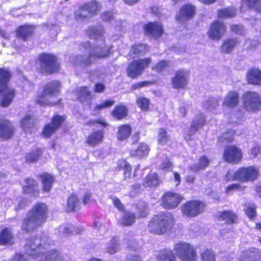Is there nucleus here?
<instances>
[{
    "label": "nucleus",
    "mask_w": 261,
    "mask_h": 261,
    "mask_svg": "<svg viewBox=\"0 0 261 261\" xmlns=\"http://www.w3.org/2000/svg\"><path fill=\"white\" fill-rule=\"evenodd\" d=\"M196 12V7L193 5L186 3L180 7L175 16V19L179 22L189 20L193 18Z\"/></svg>",
    "instance_id": "obj_20"
},
{
    "label": "nucleus",
    "mask_w": 261,
    "mask_h": 261,
    "mask_svg": "<svg viewBox=\"0 0 261 261\" xmlns=\"http://www.w3.org/2000/svg\"><path fill=\"white\" fill-rule=\"evenodd\" d=\"M169 66V62L166 60H160L151 67V69L157 73H162Z\"/></svg>",
    "instance_id": "obj_47"
},
{
    "label": "nucleus",
    "mask_w": 261,
    "mask_h": 261,
    "mask_svg": "<svg viewBox=\"0 0 261 261\" xmlns=\"http://www.w3.org/2000/svg\"><path fill=\"white\" fill-rule=\"evenodd\" d=\"M246 80L249 84L261 86V70L258 68H250L246 74Z\"/></svg>",
    "instance_id": "obj_27"
},
{
    "label": "nucleus",
    "mask_w": 261,
    "mask_h": 261,
    "mask_svg": "<svg viewBox=\"0 0 261 261\" xmlns=\"http://www.w3.org/2000/svg\"><path fill=\"white\" fill-rule=\"evenodd\" d=\"M117 168L119 170H123V174L125 177H130L132 167L125 160H119L117 161Z\"/></svg>",
    "instance_id": "obj_44"
},
{
    "label": "nucleus",
    "mask_w": 261,
    "mask_h": 261,
    "mask_svg": "<svg viewBox=\"0 0 261 261\" xmlns=\"http://www.w3.org/2000/svg\"><path fill=\"white\" fill-rule=\"evenodd\" d=\"M150 58L139 59L132 61L126 68V71L128 77L132 79H136L141 76L151 63Z\"/></svg>",
    "instance_id": "obj_9"
},
{
    "label": "nucleus",
    "mask_w": 261,
    "mask_h": 261,
    "mask_svg": "<svg viewBox=\"0 0 261 261\" xmlns=\"http://www.w3.org/2000/svg\"><path fill=\"white\" fill-rule=\"evenodd\" d=\"M243 158L242 149L236 145H228L224 149L223 159L227 163L239 164L242 162Z\"/></svg>",
    "instance_id": "obj_13"
},
{
    "label": "nucleus",
    "mask_w": 261,
    "mask_h": 261,
    "mask_svg": "<svg viewBox=\"0 0 261 261\" xmlns=\"http://www.w3.org/2000/svg\"><path fill=\"white\" fill-rule=\"evenodd\" d=\"M85 32L90 39L104 40V28L101 25L90 26L85 30Z\"/></svg>",
    "instance_id": "obj_31"
},
{
    "label": "nucleus",
    "mask_w": 261,
    "mask_h": 261,
    "mask_svg": "<svg viewBox=\"0 0 261 261\" xmlns=\"http://www.w3.org/2000/svg\"><path fill=\"white\" fill-rule=\"evenodd\" d=\"M189 72L184 69L177 70L171 79L172 87L176 89L185 88L189 82Z\"/></svg>",
    "instance_id": "obj_19"
},
{
    "label": "nucleus",
    "mask_w": 261,
    "mask_h": 261,
    "mask_svg": "<svg viewBox=\"0 0 261 261\" xmlns=\"http://www.w3.org/2000/svg\"><path fill=\"white\" fill-rule=\"evenodd\" d=\"M205 202L193 199L186 201L181 206V211L183 215L188 218H194L202 214L206 208Z\"/></svg>",
    "instance_id": "obj_8"
},
{
    "label": "nucleus",
    "mask_w": 261,
    "mask_h": 261,
    "mask_svg": "<svg viewBox=\"0 0 261 261\" xmlns=\"http://www.w3.org/2000/svg\"><path fill=\"white\" fill-rule=\"evenodd\" d=\"M111 50L112 47L96 46L93 47V51L91 52L87 58L82 60V63L85 66L90 65L99 59L108 57Z\"/></svg>",
    "instance_id": "obj_16"
},
{
    "label": "nucleus",
    "mask_w": 261,
    "mask_h": 261,
    "mask_svg": "<svg viewBox=\"0 0 261 261\" xmlns=\"http://www.w3.org/2000/svg\"><path fill=\"white\" fill-rule=\"evenodd\" d=\"M114 101L113 100H107L102 102L96 105L94 108V111L96 112H99L102 110L110 108L114 104Z\"/></svg>",
    "instance_id": "obj_55"
},
{
    "label": "nucleus",
    "mask_w": 261,
    "mask_h": 261,
    "mask_svg": "<svg viewBox=\"0 0 261 261\" xmlns=\"http://www.w3.org/2000/svg\"><path fill=\"white\" fill-rule=\"evenodd\" d=\"M243 100L246 110L256 111L261 109V97L256 92L246 91L243 95Z\"/></svg>",
    "instance_id": "obj_15"
},
{
    "label": "nucleus",
    "mask_w": 261,
    "mask_h": 261,
    "mask_svg": "<svg viewBox=\"0 0 261 261\" xmlns=\"http://www.w3.org/2000/svg\"><path fill=\"white\" fill-rule=\"evenodd\" d=\"M12 76V73L9 68H0V95L2 96L0 106L1 107H8L15 97L16 93L15 89L10 88L8 85Z\"/></svg>",
    "instance_id": "obj_4"
},
{
    "label": "nucleus",
    "mask_w": 261,
    "mask_h": 261,
    "mask_svg": "<svg viewBox=\"0 0 261 261\" xmlns=\"http://www.w3.org/2000/svg\"><path fill=\"white\" fill-rule=\"evenodd\" d=\"M239 102V94L235 91H230L226 95L223 106L227 108H234L237 107Z\"/></svg>",
    "instance_id": "obj_33"
},
{
    "label": "nucleus",
    "mask_w": 261,
    "mask_h": 261,
    "mask_svg": "<svg viewBox=\"0 0 261 261\" xmlns=\"http://www.w3.org/2000/svg\"><path fill=\"white\" fill-rule=\"evenodd\" d=\"M82 201L84 205L92 203L94 201L92 193L88 192H86L82 197Z\"/></svg>",
    "instance_id": "obj_59"
},
{
    "label": "nucleus",
    "mask_w": 261,
    "mask_h": 261,
    "mask_svg": "<svg viewBox=\"0 0 261 261\" xmlns=\"http://www.w3.org/2000/svg\"><path fill=\"white\" fill-rule=\"evenodd\" d=\"M136 103L141 110L144 111L149 110L150 105L149 99L145 97L141 96L137 99Z\"/></svg>",
    "instance_id": "obj_50"
},
{
    "label": "nucleus",
    "mask_w": 261,
    "mask_h": 261,
    "mask_svg": "<svg viewBox=\"0 0 261 261\" xmlns=\"http://www.w3.org/2000/svg\"><path fill=\"white\" fill-rule=\"evenodd\" d=\"M13 236L10 230L5 227L0 231V245H11Z\"/></svg>",
    "instance_id": "obj_41"
},
{
    "label": "nucleus",
    "mask_w": 261,
    "mask_h": 261,
    "mask_svg": "<svg viewBox=\"0 0 261 261\" xmlns=\"http://www.w3.org/2000/svg\"><path fill=\"white\" fill-rule=\"evenodd\" d=\"M175 225V218L170 212H161L152 216L147 224L148 231L162 235L171 230Z\"/></svg>",
    "instance_id": "obj_2"
},
{
    "label": "nucleus",
    "mask_w": 261,
    "mask_h": 261,
    "mask_svg": "<svg viewBox=\"0 0 261 261\" xmlns=\"http://www.w3.org/2000/svg\"><path fill=\"white\" fill-rule=\"evenodd\" d=\"M128 115V109L126 106L119 104L115 106V119L121 120L125 118Z\"/></svg>",
    "instance_id": "obj_46"
},
{
    "label": "nucleus",
    "mask_w": 261,
    "mask_h": 261,
    "mask_svg": "<svg viewBox=\"0 0 261 261\" xmlns=\"http://www.w3.org/2000/svg\"><path fill=\"white\" fill-rule=\"evenodd\" d=\"M25 185L22 187L23 195H28L31 197L37 198L40 194V189L38 182L33 178L27 177L24 179Z\"/></svg>",
    "instance_id": "obj_21"
},
{
    "label": "nucleus",
    "mask_w": 261,
    "mask_h": 261,
    "mask_svg": "<svg viewBox=\"0 0 261 261\" xmlns=\"http://www.w3.org/2000/svg\"><path fill=\"white\" fill-rule=\"evenodd\" d=\"M37 60L39 65L37 70L39 73L49 75L58 73L60 70L58 58L53 54L42 53L38 55Z\"/></svg>",
    "instance_id": "obj_5"
},
{
    "label": "nucleus",
    "mask_w": 261,
    "mask_h": 261,
    "mask_svg": "<svg viewBox=\"0 0 261 261\" xmlns=\"http://www.w3.org/2000/svg\"><path fill=\"white\" fill-rule=\"evenodd\" d=\"M115 207H116L120 212H123V213L126 212L124 205L116 198H115Z\"/></svg>",
    "instance_id": "obj_63"
},
{
    "label": "nucleus",
    "mask_w": 261,
    "mask_h": 261,
    "mask_svg": "<svg viewBox=\"0 0 261 261\" xmlns=\"http://www.w3.org/2000/svg\"><path fill=\"white\" fill-rule=\"evenodd\" d=\"M240 41L236 37H229L225 39L220 47V49L222 53H231L239 44Z\"/></svg>",
    "instance_id": "obj_32"
},
{
    "label": "nucleus",
    "mask_w": 261,
    "mask_h": 261,
    "mask_svg": "<svg viewBox=\"0 0 261 261\" xmlns=\"http://www.w3.org/2000/svg\"><path fill=\"white\" fill-rule=\"evenodd\" d=\"M157 261H176V256L172 250L168 249H161L156 255Z\"/></svg>",
    "instance_id": "obj_40"
},
{
    "label": "nucleus",
    "mask_w": 261,
    "mask_h": 261,
    "mask_svg": "<svg viewBox=\"0 0 261 261\" xmlns=\"http://www.w3.org/2000/svg\"><path fill=\"white\" fill-rule=\"evenodd\" d=\"M236 134V130L229 129L223 133L222 135V141H226L228 143L232 142L234 140V136Z\"/></svg>",
    "instance_id": "obj_53"
},
{
    "label": "nucleus",
    "mask_w": 261,
    "mask_h": 261,
    "mask_svg": "<svg viewBox=\"0 0 261 261\" xmlns=\"http://www.w3.org/2000/svg\"><path fill=\"white\" fill-rule=\"evenodd\" d=\"M35 27L33 25L24 24L18 26L16 30V36L23 41H27L34 34Z\"/></svg>",
    "instance_id": "obj_25"
},
{
    "label": "nucleus",
    "mask_w": 261,
    "mask_h": 261,
    "mask_svg": "<svg viewBox=\"0 0 261 261\" xmlns=\"http://www.w3.org/2000/svg\"><path fill=\"white\" fill-rule=\"evenodd\" d=\"M104 139V132L96 129L91 132L85 140L86 143L91 147H95L101 144Z\"/></svg>",
    "instance_id": "obj_28"
},
{
    "label": "nucleus",
    "mask_w": 261,
    "mask_h": 261,
    "mask_svg": "<svg viewBox=\"0 0 261 261\" xmlns=\"http://www.w3.org/2000/svg\"><path fill=\"white\" fill-rule=\"evenodd\" d=\"M149 148L148 145L144 143L139 144L138 147L129 152L130 156L134 158H141L148 154Z\"/></svg>",
    "instance_id": "obj_39"
},
{
    "label": "nucleus",
    "mask_w": 261,
    "mask_h": 261,
    "mask_svg": "<svg viewBox=\"0 0 261 261\" xmlns=\"http://www.w3.org/2000/svg\"><path fill=\"white\" fill-rule=\"evenodd\" d=\"M66 116L54 114L51 118L50 122L46 123L41 132V135L45 138H49L54 135L66 121Z\"/></svg>",
    "instance_id": "obj_12"
},
{
    "label": "nucleus",
    "mask_w": 261,
    "mask_h": 261,
    "mask_svg": "<svg viewBox=\"0 0 261 261\" xmlns=\"http://www.w3.org/2000/svg\"><path fill=\"white\" fill-rule=\"evenodd\" d=\"M61 84L59 81L53 80L45 84L41 93L38 94L36 98L35 102L41 106L55 107L62 104V99H58L55 101L49 100L48 97L58 95L60 92Z\"/></svg>",
    "instance_id": "obj_3"
},
{
    "label": "nucleus",
    "mask_w": 261,
    "mask_h": 261,
    "mask_svg": "<svg viewBox=\"0 0 261 261\" xmlns=\"http://www.w3.org/2000/svg\"><path fill=\"white\" fill-rule=\"evenodd\" d=\"M184 199L183 196L174 191L165 192L160 199V205L166 210L177 207Z\"/></svg>",
    "instance_id": "obj_11"
},
{
    "label": "nucleus",
    "mask_w": 261,
    "mask_h": 261,
    "mask_svg": "<svg viewBox=\"0 0 261 261\" xmlns=\"http://www.w3.org/2000/svg\"><path fill=\"white\" fill-rule=\"evenodd\" d=\"M226 31V27L225 23L218 20H215L210 25L207 35L212 40H219L225 34Z\"/></svg>",
    "instance_id": "obj_18"
},
{
    "label": "nucleus",
    "mask_w": 261,
    "mask_h": 261,
    "mask_svg": "<svg viewBox=\"0 0 261 261\" xmlns=\"http://www.w3.org/2000/svg\"><path fill=\"white\" fill-rule=\"evenodd\" d=\"M237 261H261V251L255 247H250L241 252Z\"/></svg>",
    "instance_id": "obj_23"
},
{
    "label": "nucleus",
    "mask_w": 261,
    "mask_h": 261,
    "mask_svg": "<svg viewBox=\"0 0 261 261\" xmlns=\"http://www.w3.org/2000/svg\"><path fill=\"white\" fill-rule=\"evenodd\" d=\"M215 217L218 221H224L226 225H233L239 223L238 214L230 210L219 212Z\"/></svg>",
    "instance_id": "obj_22"
},
{
    "label": "nucleus",
    "mask_w": 261,
    "mask_h": 261,
    "mask_svg": "<svg viewBox=\"0 0 261 261\" xmlns=\"http://www.w3.org/2000/svg\"><path fill=\"white\" fill-rule=\"evenodd\" d=\"M260 151V148L258 145L254 146L252 147L250 151V155L252 158H255L259 154Z\"/></svg>",
    "instance_id": "obj_62"
},
{
    "label": "nucleus",
    "mask_w": 261,
    "mask_h": 261,
    "mask_svg": "<svg viewBox=\"0 0 261 261\" xmlns=\"http://www.w3.org/2000/svg\"><path fill=\"white\" fill-rule=\"evenodd\" d=\"M249 8L261 13V0H244Z\"/></svg>",
    "instance_id": "obj_51"
},
{
    "label": "nucleus",
    "mask_w": 261,
    "mask_h": 261,
    "mask_svg": "<svg viewBox=\"0 0 261 261\" xmlns=\"http://www.w3.org/2000/svg\"><path fill=\"white\" fill-rule=\"evenodd\" d=\"M174 250L181 261H197L196 249L190 243L177 242L174 245Z\"/></svg>",
    "instance_id": "obj_7"
},
{
    "label": "nucleus",
    "mask_w": 261,
    "mask_h": 261,
    "mask_svg": "<svg viewBox=\"0 0 261 261\" xmlns=\"http://www.w3.org/2000/svg\"><path fill=\"white\" fill-rule=\"evenodd\" d=\"M126 261H142L141 256L139 255L131 254L126 258Z\"/></svg>",
    "instance_id": "obj_64"
},
{
    "label": "nucleus",
    "mask_w": 261,
    "mask_h": 261,
    "mask_svg": "<svg viewBox=\"0 0 261 261\" xmlns=\"http://www.w3.org/2000/svg\"><path fill=\"white\" fill-rule=\"evenodd\" d=\"M93 95L87 86H81L76 89V99L82 105L89 101V106L91 104V100Z\"/></svg>",
    "instance_id": "obj_30"
},
{
    "label": "nucleus",
    "mask_w": 261,
    "mask_h": 261,
    "mask_svg": "<svg viewBox=\"0 0 261 261\" xmlns=\"http://www.w3.org/2000/svg\"><path fill=\"white\" fill-rule=\"evenodd\" d=\"M258 167L255 166H242L236 170V177L241 182H253L260 176Z\"/></svg>",
    "instance_id": "obj_10"
},
{
    "label": "nucleus",
    "mask_w": 261,
    "mask_h": 261,
    "mask_svg": "<svg viewBox=\"0 0 261 261\" xmlns=\"http://www.w3.org/2000/svg\"><path fill=\"white\" fill-rule=\"evenodd\" d=\"M210 163V159L206 155L203 154L198 158L197 164L190 166L189 169L194 171L204 170L209 166Z\"/></svg>",
    "instance_id": "obj_34"
},
{
    "label": "nucleus",
    "mask_w": 261,
    "mask_h": 261,
    "mask_svg": "<svg viewBox=\"0 0 261 261\" xmlns=\"http://www.w3.org/2000/svg\"><path fill=\"white\" fill-rule=\"evenodd\" d=\"M36 238L29 239L25 245V249L28 254L34 258H39V261H57L59 256V252L57 249L42 252V246L35 245Z\"/></svg>",
    "instance_id": "obj_6"
},
{
    "label": "nucleus",
    "mask_w": 261,
    "mask_h": 261,
    "mask_svg": "<svg viewBox=\"0 0 261 261\" xmlns=\"http://www.w3.org/2000/svg\"><path fill=\"white\" fill-rule=\"evenodd\" d=\"M149 50L147 44L143 43H135L131 46L129 54L133 58L138 57L145 55Z\"/></svg>",
    "instance_id": "obj_35"
},
{
    "label": "nucleus",
    "mask_w": 261,
    "mask_h": 261,
    "mask_svg": "<svg viewBox=\"0 0 261 261\" xmlns=\"http://www.w3.org/2000/svg\"><path fill=\"white\" fill-rule=\"evenodd\" d=\"M236 170L234 172L232 175L230 171H228L225 174L224 179L226 182H229L232 181H239V178H237L236 175Z\"/></svg>",
    "instance_id": "obj_60"
},
{
    "label": "nucleus",
    "mask_w": 261,
    "mask_h": 261,
    "mask_svg": "<svg viewBox=\"0 0 261 261\" xmlns=\"http://www.w3.org/2000/svg\"><path fill=\"white\" fill-rule=\"evenodd\" d=\"M43 150L41 148H37L28 152L25 156V162L28 163L37 162L42 156Z\"/></svg>",
    "instance_id": "obj_42"
},
{
    "label": "nucleus",
    "mask_w": 261,
    "mask_h": 261,
    "mask_svg": "<svg viewBox=\"0 0 261 261\" xmlns=\"http://www.w3.org/2000/svg\"><path fill=\"white\" fill-rule=\"evenodd\" d=\"M15 131V127L10 121L0 119V137L5 140L10 139L14 136Z\"/></svg>",
    "instance_id": "obj_24"
},
{
    "label": "nucleus",
    "mask_w": 261,
    "mask_h": 261,
    "mask_svg": "<svg viewBox=\"0 0 261 261\" xmlns=\"http://www.w3.org/2000/svg\"><path fill=\"white\" fill-rule=\"evenodd\" d=\"M105 86L104 85L100 83H96L93 89V91L95 93H101L105 90Z\"/></svg>",
    "instance_id": "obj_61"
},
{
    "label": "nucleus",
    "mask_w": 261,
    "mask_h": 261,
    "mask_svg": "<svg viewBox=\"0 0 261 261\" xmlns=\"http://www.w3.org/2000/svg\"><path fill=\"white\" fill-rule=\"evenodd\" d=\"M160 179L156 172L149 173L145 177L143 185L145 187L156 188L160 185Z\"/></svg>",
    "instance_id": "obj_36"
},
{
    "label": "nucleus",
    "mask_w": 261,
    "mask_h": 261,
    "mask_svg": "<svg viewBox=\"0 0 261 261\" xmlns=\"http://www.w3.org/2000/svg\"><path fill=\"white\" fill-rule=\"evenodd\" d=\"M20 125L24 130L30 128L34 125L33 116L31 115H25L20 121Z\"/></svg>",
    "instance_id": "obj_48"
},
{
    "label": "nucleus",
    "mask_w": 261,
    "mask_h": 261,
    "mask_svg": "<svg viewBox=\"0 0 261 261\" xmlns=\"http://www.w3.org/2000/svg\"><path fill=\"white\" fill-rule=\"evenodd\" d=\"M132 134V127L128 124H123L119 126L117 131V139L119 141L127 140Z\"/></svg>",
    "instance_id": "obj_37"
},
{
    "label": "nucleus",
    "mask_w": 261,
    "mask_h": 261,
    "mask_svg": "<svg viewBox=\"0 0 261 261\" xmlns=\"http://www.w3.org/2000/svg\"><path fill=\"white\" fill-rule=\"evenodd\" d=\"M144 33L154 38H160L164 34L163 24L159 21H149L143 26Z\"/></svg>",
    "instance_id": "obj_17"
},
{
    "label": "nucleus",
    "mask_w": 261,
    "mask_h": 261,
    "mask_svg": "<svg viewBox=\"0 0 261 261\" xmlns=\"http://www.w3.org/2000/svg\"><path fill=\"white\" fill-rule=\"evenodd\" d=\"M100 9L99 3L95 0L88 2L79 8L80 13L75 15L77 20H83L87 17H91L96 15Z\"/></svg>",
    "instance_id": "obj_14"
},
{
    "label": "nucleus",
    "mask_w": 261,
    "mask_h": 261,
    "mask_svg": "<svg viewBox=\"0 0 261 261\" xmlns=\"http://www.w3.org/2000/svg\"><path fill=\"white\" fill-rule=\"evenodd\" d=\"M246 188V186H242L239 183H232L225 187L224 192L226 194H229L236 191H244Z\"/></svg>",
    "instance_id": "obj_49"
},
{
    "label": "nucleus",
    "mask_w": 261,
    "mask_h": 261,
    "mask_svg": "<svg viewBox=\"0 0 261 261\" xmlns=\"http://www.w3.org/2000/svg\"><path fill=\"white\" fill-rule=\"evenodd\" d=\"M156 83L155 81H144L133 84L130 88L133 91L141 89L143 87H147Z\"/></svg>",
    "instance_id": "obj_54"
},
{
    "label": "nucleus",
    "mask_w": 261,
    "mask_h": 261,
    "mask_svg": "<svg viewBox=\"0 0 261 261\" xmlns=\"http://www.w3.org/2000/svg\"><path fill=\"white\" fill-rule=\"evenodd\" d=\"M48 213V207L46 203L42 202L35 203L23 219L21 230L26 233L34 232L46 222Z\"/></svg>",
    "instance_id": "obj_1"
},
{
    "label": "nucleus",
    "mask_w": 261,
    "mask_h": 261,
    "mask_svg": "<svg viewBox=\"0 0 261 261\" xmlns=\"http://www.w3.org/2000/svg\"><path fill=\"white\" fill-rule=\"evenodd\" d=\"M137 215L139 218H146L148 215V209L147 207L144 205L138 207Z\"/></svg>",
    "instance_id": "obj_58"
},
{
    "label": "nucleus",
    "mask_w": 261,
    "mask_h": 261,
    "mask_svg": "<svg viewBox=\"0 0 261 261\" xmlns=\"http://www.w3.org/2000/svg\"><path fill=\"white\" fill-rule=\"evenodd\" d=\"M201 261H216L215 255L212 249H206L201 252Z\"/></svg>",
    "instance_id": "obj_52"
},
{
    "label": "nucleus",
    "mask_w": 261,
    "mask_h": 261,
    "mask_svg": "<svg viewBox=\"0 0 261 261\" xmlns=\"http://www.w3.org/2000/svg\"><path fill=\"white\" fill-rule=\"evenodd\" d=\"M230 31L232 33L238 35H243L244 34V28L242 25L234 24L230 26Z\"/></svg>",
    "instance_id": "obj_57"
},
{
    "label": "nucleus",
    "mask_w": 261,
    "mask_h": 261,
    "mask_svg": "<svg viewBox=\"0 0 261 261\" xmlns=\"http://www.w3.org/2000/svg\"><path fill=\"white\" fill-rule=\"evenodd\" d=\"M236 15V10L233 8L227 7L217 11V16L219 18H230L234 17Z\"/></svg>",
    "instance_id": "obj_43"
},
{
    "label": "nucleus",
    "mask_w": 261,
    "mask_h": 261,
    "mask_svg": "<svg viewBox=\"0 0 261 261\" xmlns=\"http://www.w3.org/2000/svg\"><path fill=\"white\" fill-rule=\"evenodd\" d=\"M136 219V216L134 213L125 212L118 224L123 227L130 226L135 223Z\"/></svg>",
    "instance_id": "obj_38"
},
{
    "label": "nucleus",
    "mask_w": 261,
    "mask_h": 261,
    "mask_svg": "<svg viewBox=\"0 0 261 261\" xmlns=\"http://www.w3.org/2000/svg\"><path fill=\"white\" fill-rule=\"evenodd\" d=\"M245 213L250 219H254L256 216V206L254 205H249L245 208Z\"/></svg>",
    "instance_id": "obj_56"
},
{
    "label": "nucleus",
    "mask_w": 261,
    "mask_h": 261,
    "mask_svg": "<svg viewBox=\"0 0 261 261\" xmlns=\"http://www.w3.org/2000/svg\"><path fill=\"white\" fill-rule=\"evenodd\" d=\"M81 208L80 198L74 193L70 194L67 198L65 211L67 213H74Z\"/></svg>",
    "instance_id": "obj_29"
},
{
    "label": "nucleus",
    "mask_w": 261,
    "mask_h": 261,
    "mask_svg": "<svg viewBox=\"0 0 261 261\" xmlns=\"http://www.w3.org/2000/svg\"><path fill=\"white\" fill-rule=\"evenodd\" d=\"M170 135L166 129L161 127L158 129L157 136V142L158 144L164 145L166 144L170 140Z\"/></svg>",
    "instance_id": "obj_45"
},
{
    "label": "nucleus",
    "mask_w": 261,
    "mask_h": 261,
    "mask_svg": "<svg viewBox=\"0 0 261 261\" xmlns=\"http://www.w3.org/2000/svg\"><path fill=\"white\" fill-rule=\"evenodd\" d=\"M38 177L40 179L42 184V192L43 193H49L55 182V177L50 173L43 172L39 174Z\"/></svg>",
    "instance_id": "obj_26"
}]
</instances>
